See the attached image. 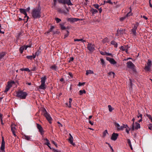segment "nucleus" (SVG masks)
<instances>
[{
    "instance_id": "f257e3e1",
    "label": "nucleus",
    "mask_w": 152,
    "mask_h": 152,
    "mask_svg": "<svg viewBox=\"0 0 152 152\" xmlns=\"http://www.w3.org/2000/svg\"><path fill=\"white\" fill-rule=\"evenodd\" d=\"M41 8L39 5L37 7L34 8L32 11L31 15L32 17L34 19L39 18L41 17Z\"/></svg>"
},
{
    "instance_id": "f03ea898",
    "label": "nucleus",
    "mask_w": 152,
    "mask_h": 152,
    "mask_svg": "<svg viewBox=\"0 0 152 152\" xmlns=\"http://www.w3.org/2000/svg\"><path fill=\"white\" fill-rule=\"evenodd\" d=\"M27 95V92L20 90L17 92L16 96L20 99H25Z\"/></svg>"
},
{
    "instance_id": "7ed1b4c3",
    "label": "nucleus",
    "mask_w": 152,
    "mask_h": 152,
    "mask_svg": "<svg viewBox=\"0 0 152 152\" xmlns=\"http://www.w3.org/2000/svg\"><path fill=\"white\" fill-rule=\"evenodd\" d=\"M72 0H58V1L59 4H64V7L68 11H69L68 8L65 5V4H66L68 6L72 5L73 4L71 2V1Z\"/></svg>"
},
{
    "instance_id": "20e7f679",
    "label": "nucleus",
    "mask_w": 152,
    "mask_h": 152,
    "mask_svg": "<svg viewBox=\"0 0 152 152\" xmlns=\"http://www.w3.org/2000/svg\"><path fill=\"white\" fill-rule=\"evenodd\" d=\"M42 113L45 117H46L49 123L51 124L52 118L50 114L48 113L46 109L44 108L42 110Z\"/></svg>"
},
{
    "instance_id": "39448f33",
    "label": "nucleus",
    "mask_w": 152,
    "mask_h": 152,
    "mask_svg": "<svg viewBox=\"0 0 152 152\" xmlns=\"http://www.w3.org/2000/svg\"><path fill=\"white\" fill-rule=\"evenodd\" d=\"M87 48L91 53H92L95 50V45L91 43H88L87 45Z\"/></svg>"
},
{
    "instance_id": "423d86ee",
    "label": "nucleus",
    "mask_w": 152,
    "mask_h": 152,
    "mask_svg": "<svg viewBox=\"0 0 152 152\" xmlns=\"http://www.w3.org/2000/svg\"><path fill=\"white\" fill-rule=\"evenodd\" d=\"M127 67L129 69H131L133 71H134L135 66L131 61H128L126 63Z\"/></svg>"
},
{
    "instance_id": "0eeeda50",
    "label": "nucleus",
    "mask_w": 152,
    "mask_h": 152,
    "mask_svg": "<svg viewBox=\"0 0 152 152\" xmlns=\"http://www.w3.org/2000/svg\"><path fill=\"white\" fill-rule=\"evenodd\" d=\"M19 11L20 12V13H22L25 15V16L24 17V18H26V21H25V23H26L28 21V19L29 18V17L27 16V14L26 12V10L24 9H20Z\"/></svg>"
},
{
    "instance_id": "6e6552de",
    "label": "nucleus",
    "mask_w": 152,
    "mask_h": 152,
    "mask_svg": "<svg viewBox=\"0 0 152 152\" xmlns=\"http://www.w3.org/2000/svg\"><path fill=\"white\" fill-rule=\"evenodd\" d=\"M135 127H134V124L133 123L132 126V131H134V129H137L140 127V124L137 122H135Z\"/></svg>"
},
{
    "instance_id": "1a4fd4ad",
    "label": "nucleus",
    "mask_w": 152,
    "mask_h": 152,
    "mask_svg": "<svg viewBox=\"0 0 152 152\" xmlns=\"http://www.w3.org/2000/svg\"><path fill=\"white\" fill-rule=\"evenodd\" d=\"M5 142L4 141V138L2 137V139L1 142V146L0 148L1 152H5Z\"/></svg>"
},
{
    "instance_id": "9d476101",
    "label": "nucleus",
    "mask_w": 152,
    "mask_h": 152,
    "mask_svg": "<svg viewBox=\"0 0 152 152\" xmlns=\"http://www.w3.org/2000/svg\"><path fill=\"white\" fill-rule=\"evenodd\" d=\"M129 48L128 45L121 46L120 47V49L122 51H125L126 53H128V49Z\"/></svg>"
},
{
    "instance_id": "9b49d317",
    "label": "nucleus",
    "mask_w": 152,
    "mask_h": 152,
    "mask_svg": "<svg viewBox=\"0 0 152 152\" xmlns=\"http://www.w3.org/2000/svg\"><path fill=\"white\" fill-rule=\"evenodd\" d=\"M36 124L37 128L38 129L39 132L41 135H43L44 134V131L42 127L38 124Z\"/></svg>"
},
{
    "instance_id": "f8f14e48",
    "label": "nucleus",
    "mask_w": 152,
    "mask_h": 152,
    "mask_svg": "<svg viewBox=\"0 0 152 152\" xmlns=\"http://www.w3.org/2000/svg\"><path fill=\"white\" fill-rule=\"evenodd\" d=\"M118 136V134L117 133H113L111 137V139L112 140L115 141L117 138Z\"/></svg>"
},
{
    "instance_id": "ddd939ff",
    "label": "nucleus",
    "mask_w": 152,
    "mask_h": 152,
    "mask_svg": "<svg viewBox=\"0 0 152 152\" xmlns=\"http://www.w3.org/2000/svg\"><path fill=\"white\" fill-rule=\"evenodd\" d=\"M56 10L60 13H64V14H66L67 13L64 9H62L61 8L56 7Z\"/></svg>"
},
{
    "instance_id": "4468645a",
    "label": "nucleus",
    "mask_w": 152,
    "mask_h": 152,
    "mask_svg": "<svg viewBox=\"0 0 152 152\" xmlns=\"http://www.w3.org/2000/svg\"><path fill=\"white\" fill-rule=\"evenodd\" d=\"M80 19L77 18H68L67 20L72 23H73L75 22H76L79 20Z\"/></svg>"
},
{
    "instance_id": "2eb2a0df",
    "label": "nucleus",
    "mask_w": 152,
    "mask_h": 152,
    "mask_svg": "<svg viewBox=\"0 0 152 152\" xmlns=\"http://www.w3.org/2000/svg\"><path fill=\"white\" fill-rule=\"evenodd\" d=\"M32 137L31 136H28V135H24L23 137V138L26 140H30L31 141L32 140L31 137Z\"/></svg>"
},
{
    "instance_id": "dca6fc26",
    "label": "nucleus",
    "mask_w": 152,
    "mask_h": 152,
    "mask_svg": "<svg viewBox=\"0 0 152 152\" xmlns=\"http://www.w3.org/2000/svg\"><path fill=\"white\" fill-rule=\"evenodd\" d=\"M68 140L69 142L71 144L73 145H75V143L73 142V137L72 136H71L69 137Z\"/></svg>"
},
{
    "instance_id": "f3484780",
    "label": "nucleus",
    "mask_w": 152,
    "mask_h": 152,
    "mask_svg": "<svg viewBox=\"0 0 152 152\" xmlns=\"http://www.w3.org/2000/svg\"><path fill=\"white\" fill-rule=\"evenodd\" d=\"M137 26H134L133 28L132 29V31L133 34L134 36L136 35V29H137Z\"/></svg>"
},
{
    "instance_id": "a211bd4d",
    "label": "nucleus",
    "mask_w": 152,
    "mask_h": 152,
    "mask_svg": "<svg viewBox=\"0 0 152 152\" xmlns=\"http://www.w3.org/2000/svg\"><path fill=\"white\" fill-rule=\"evenodd\" d=\"M45 84L41 83V85L39 86V88L41 89L45 90L46 88Z\"/></svg>"
},
{
    "instance_id": "6ab92c4d",
    "label": "nucleus",
    "mask_w": 152,
    "mask_h": 152,
    "mask_svg": "<svg viewBox=\"0 0 152 152\" xmlns=\"http://www.w3.org/2000/svg\"><path fill=\"white\" fill-rule=\"evenodd\" d=\"M46 79V76H45L43 77H42L41 78V83L45 84Z\"/></svg>"
},
{
    "instance_id": "aec40b11",
    "label": "nucleus",
    "mask_w": 152,
    "mask_h": 152,
    "mask_svg": "<svg viewBox=\"0 0 152 152\" xmlns=\"http://www.w3.org/2000/svg\"><path fill=\"white\" fill-rule=\"evenodd\" d=\"M90 12L92 14L94 15L96 13L98 12V11L96 9L92 8Z\"/></svg>"
},
{
    "instance_id": "412c9836",
    "label": "nucleus",
    "mask_w": 152,
    "mask_h": 152,
    "mask_svg": "<svg viewBox=\"0 0 152 152\" xmlns=\"http://www.w3.org/2000/svg\"><path fill=\"white\" fill-rule=\"evenodd\" d=\"M110 43L111 44L113 45L115 48H117L118 46L117 43L114 41H111Z\"/></svg>"
},
{
    "instance_id": "4be33fe9",
    "label": "nucleus",
    "mask_w": 152,
    "mask_h": 152,
    "mask_svg": "<svg viewBox=\"0 0 152 152\" xmlns=\"http://www.w3.org/2000/svg\"><path fill=\"white\" fill-rule=\"evenodd\" d=\"M26 58L27 59L32 60L33 58H35V56H34V54H33L32 56H26Z\"/></svg>"
},
{
    "instance_id": "5701e85b",
    "label": "nucleus",
    "mask_w": 152,
    "mask_h": 152,
    "mask_svg": "<svg viewBox=\"0 0 152 152\" xmlns=\"http://www.w3.org/2000/svg\"><path fill=\"white\" fill-rule=\"evenodd\" d=\"M117 31L118 34H123L124 33V29H120V30H118Z\"/></svg>"
},
{
    "instance_id": "b1692460",
    "label": "nucleus",
    "mask_w": 152,
    "mask_h": 152,
    "mask_svg": "<svg viewBox=\"0 0 152 152\" xmlns=\"http://www.w3.org/2000/svg\"><path fill=\"white\" fill-rule=\"evenodd\" d=\"M25 48V47L22 46L20 48L19 50L20 53H23V50H24Z\"/></svg>"
},
{
    "instance_id": "393cba45",
    "label": "nucleus",
    "mask_w": 152,
    "mask_h": 152,
    "mask_svg": "<svg viewBox=\"0 0 152 152\" xmlns=\"http://www.w3.org/2000/svg\"><path fill=\"white\" fill-rule=\"evenodd\" d=\"M110 62L111 64H115L117 63L116 62L113 58H111V59Z\"/></svg>"
},
{
    "instance_id": "a878e982",
    "label": "nucleus",
    "mask_w": 152,
    "mask_h": 152,
    "mask_svg": "<svg viewBox=\"0 0 152 152\" xmlns=\"http://www.w3.org/2000/svg\"><path fill=\"white\" fill-rule=\"evenodd\" d=\"M6 55L4 52H2L0 53V60L2 58Z\"/></svg>"
},
{
    "instance_id": "bb28decb",
    "label": "nucleus",
    "mask_w": 152,
    "mask_h": 152,
    "mask_svg": "<svg viewBox=\"0 0 152 152\" xmlns=\"http://www.w3.org/2000/svg\"><path fill=\"white\" fill-rule=\"evenodd\" d=\"M94 73L91 70H87L86 71V75H88L89 74H92Z\"/></svg>"
},
{
    "instance_id": "cd10ccee",
    "label": "nucleus",
    "mask_w": 152,
    "mask_h": 152,
    "mask_svg": "<svg viewBox=\"0 0 152 152\" xmlns=\"http://www.w3.org/2000/svg\"><path fill=\"white\" fill-rule=\"evenodd\" d=\"M151 67L150 66L146 65L145 68V69L146 71H149L150 70Z\"/></svg>"
},
{
    "instance_id": "c85d7f7f",
    "label": "nucleus",
    "mask_w": 152,
    "mask_h": 152,
    "mask_svg": "<svg viewBox=\"0 0 152 152\" xmlns=\"http://www.w3.org/2000/svg\"><path fill=\"white\" fill-rule=\"evenodd\" d=\"M114 124L115 126L117 128V130H119V128L120 127V126L119 124L116 122H115Z\"/></svg>"
},
{
    "instance_id": "c756f323",
    "label": "nucleus",
    "mask_w": 152,
    "mask_h": 152,
    "mask_svg": "<svg viewBox=\"0 0 152 152\" xmlns=\"http://www.w3.org/2000/svg\"><path fill=\"white\" fill-rule=\"evenodd\" d=\"M59 25L61 29H62V30H64L66 29V28L64 26V24H60Z\"/></svg>"
},
{
    "instance_id": "7c9ffc66",
    "label": "nucleus",
    "mask_w": 152,
    "mask_h": 152,
    "mask_svg": "<svg viewBox=\"0 0 152 152\" xmlns=\"http://www.w3.org/2000/svg\"><path fill=\"white\" fill-rule=\"evenodd\" d=\"M147 65L151 66L152 65V61L150 59H148V62L147 63Z\"/></svg>"
},
{
    "instance_id": "2f4dec72",
    "label": "nucleus",
    "mask_w": 152,
    "mask_h": 152,
    "mask_svg": "<svg viewBox=\"0 0 152 152\" xmlns=\"http://www.w3.org/2000/svg\"><path fill=\"white\" fill-rule=\"evenodd\" d=\"M86 93V91L84 90H81L79 91V95H81L83 94H85Z\"/></svg>"
},
{
    "instance_id": "473e14b6",
    "label": "nucleus",
    "mask_w": 152,
    "mask_h": 152,
    "mask_svg": "<svg viewBox=\"0 0 152 152\" xmlns=\"http://www.w3.org/2000/svg\"><path fill=\"white\" fill-rule=\"evenodd\" d=\"M2 116L3 115L0 113V120L1 121V123L2 125H4V124L3 122V121H2Z\"/></svg>"
},
{
    "instance_id": "72a5a7b5",
    "label": "nucleus",
    "mask_w": 152,
    "mask_h": 152,
    "mask_svg": "<svg viewBox=\"0 0 152 152\" xmlns=\"http://www.w3.org/2000/svg\"><path fill=\"white\" fill-rule=\"evenodd\" d=\"M50 68L53 70H56L57 69V66L54 65L50 67Z\"/></svg>"
},
{
    "instance_id": "f704fd0d",
    "label": "nucleus",
    "mask_w": 152,
    "mask_h": 152,
    "mask_svg": "<svg viewBox=\"0 0 152 152\" xmlns=\"http://www.w3.org/2000/svg\"><path fill=\"white\" fill-rule=\"evenodd\" d=\"M45 144L46 145H47L48 147L50 149H52V148L50 146V144L49 142H46V143H45Z\"/></svg>"
},
{
    "instance_id": "c9c22d12",
    "label": "nucleus",
    "mask_w": 152,
    "mask_h": 152,
    "mask_svg": "<svg viewBox=\"0 0 152 152\" xmlns=\"http://www.w3.org/2000/svg\"><path fill=\"white\" fill-rule=\"evenodd\" d=\"M36 69H37V68L34 65H32V69L31 70V71H34Z\"/></svg>"
},
{
    "instance_id": "e433bc0d",
    "label": "nucleus",
    "mask_w": 152,
    "mask_h": 152,
    "mask_svg": "<svg viewBox=\"0 0 152 152\" xmlns=\"http://www.w3.org/2000/svg\"><path fill=\"white\" fill-rule=\"evenodd\" d=\"M41 53V51L39 50H38L35 53V55L34 54V56H38Z\"/></svg>"
},
{
    "instance_id": "4c0bfd02",
    "label": "nucleus",
    "mask_w": 152,
    "mask_h": 152,
    "mask_svg": "<svg viewBox=\"0 0 152 152\" xmlns=\"http://www.w3.org/2000/svg\"><path fill=\"white\" fill-rule=\"evenodd\" d=\"M104 4L105 3H108L110 4H112V3L111 1V0H108L107 1H104Z\"/></svg>"
},
{
    "instance_id": "58836bf2",
    "label": "nucleus",
    "mask_w": 152,
    "mask_h": 152,
    "mask_svg": "<svg viewBox=\"0 0 152 152\" xmlns=\"http://www.w3.org/2000/svg\"><path fill=\"white\" fill-rule=\"evenodd\" d=\"M108 107L109 109V111L110 112H112L113 109V108L110 105H108Z\"/></svg>"
},
{
    "instance_id": "ea45409f",
    "label": "nucleus",
    "mask_w": 152,
    "mask_h": 152,
    "mask_svg": "<svg viewBox=\"0 0 152 152\" xmlns=\"http://www.w3.org/2000/svg\"><path fill=\"white\" fill-rule=\"evenodd\" d=\"M132 15V13H131V10L127 14H126L125 16L126 18H127L129 16Z\"/></svg>"
},
{
    "instance_id": "a19ab883",
    "label": "nucleus",
    "mask_w": 152,
    "mask_h": 152,
    "mask_svg": "<svg viewBox=\"0 0 152 152\" xmlns=\"http://www.w3.org/2000/svg\"><path fill=\"white\" fill-rule=\"evenodd\" d=\"M55 19L57 23H58L61 21V20L60 19L57 18H56Z\"/></svg>"
},
{
    "instance_id": "79ce46f5",
    "label": "nucleus",
    "mask_w": 152,
    "mask_h": 152,
    "mask_svg": "<svg viewBox=\"0 0 152 152\" xmlns=\"http://www.w3.org/2000/svg\"><path fill=\"white\" fill-rule=\"evenodd\" d=\"M11 130L12 132L13 135L15 136L16 137V135L15 134V133L14 130H13V127L12 126H11Z\"/></svg>"
},
{
    "instance_id": "37998d69",
    "label": "nucleus",
    "mask_w": 152,
    "mask_h": 152,
    "mask_svg": "<svg viewBox=\"0 0 152 152\" xmlns=\"http://www.w3.org/2000/svg\"><path fill=\"white\" fill-rule=\"evenodd\" d=\"M69 104L68 106L70 108L71 107V103L72 102V99L71 98H70L69 99Z\"/></svg>"
},
{
    "instance_id": "c03bdc74",
    "label": "nucleus",
    "mask_w": 152,
    "mask_h": 152,
    "mask_svg": "<svg viewBox=\"0 0 152 152\" xmlns=\"http://www.w3.org/2000/svg\"><path fill=\"white\" fill-rule=\"evenodd\" d=\"M107 134H108V132L107 130H105L103 132V136L104 137Z\"/></svg>"
},
{
    "instance_id": "a18cd8bd",
    "label": "nucleus",
    "mask_w": 152,
    "mask_h": 152,
    "mask_svg": "<svg viewBox=\"0 0 152 152\" xmlns=\"http://www.w3.org/2000/svg\"><path fill=\"white\" fill-rule=\"evenodd\" d=\"M10 89V88H9V87L6 86V88H5V89L4 91V92H5V93L9 91V90Z\"/></svg>"
},
{
    "instance_id": "49530a36",
    "label": "nucleus",
    "mask_w": 152,
    "mask_h": 152,
    "mask_svg": "<svg viewBox=\"0 0 152 152\" xmlns=\"http://www.w3.org/2000/svg\"><path fill=\"white\" fill-rule=\"evenodd\" d=\"M93 6H94L95 8L98 9L99 7V5L98 4H94Z\"/></svg>"
},
{
    "instance_id": "de8ad7c7",
    "label": "nucleus",
    "mask_w": 152,
    "mask_h": 152,
    "mask_svg": "<svg viewBox=\"0 0 152 152\" xmlns=\"http://www.w3.org/2000/svg\"><path fill=\"white\" fill-rule=\"evenodd\" d=\"M127 143L129 145H129H131L132 144H131V141L130 140V139H127Z\"/></svg>"
},
{
    "instance_id": "09e8293b",
    "label": "nucleus",
    "mask_w": 152,
    "mask_h": 152,
    "mask_svg": "<svg viewBox=\"0 0 152 152\" xmlns=\"http://www.w3.org/2000/svg\"><path fill=\"white\" fill-rule=\"evenodd\" d=\"M85 83L84 82L82 83H81L80 82H79L78 84V86H83L85 85Z\"/></svg>"
},
{
    "instance_id": "8fccbe9b",
    "label": "nucleus",
    "mask_w": 152,
    "mask_h": 152,
    "mask_svg": "<svg viewBox=\"0 0 152 152\" xmlns=\"http://www.w3.org/2000/svg\"><path fill=\"white\" fill-rule=\"evenodd\" d=\"M108 74L110 75H113V77H114V75H115L114 73V72H109L108 73Z\"/></svg>"
},
{
    "instance_id": "3c124183",
    "label": "nucleus",
    "mask_w": 152,
    "mask_h": 152,
    "mask_svg": "<svg viewBox=\"0 0 152 152\" xmlns=\"http://www.w3.org/2000/svg\"><path fill=\"white\" fill-rule=\"evenodd\" d=\"M12 86V85L10 83V82H8V83L7 85V87H9V88H10Z\"/></svg>"
},
{
    "instance_id": "603ef678",
    "label": "nucleus",
    "mask_w": 152,
    "mask_h": 152,
    "mask_svg": "<svg viewBox=\"0 0 152 152\" xmlns=\"http://www.w3.org/2000/svg\"><path fill=\"white\" fill-rule=\"evenodd\" d=\"M100 61L102 64L103 65H104L105 64V62L103 59L102 58H101L100 59Z\"/></svg>"
},
{
    "instance_id": "864d4df0",
    "label": "nucleus",
    "mask_w": 152,
    "mask_h": 152,
    "mask_svg": "<svg viewBox=\"0 0 152 152\" xmlns=\"http://www.w3.org/2000/svg\"><path fill=\"white\" fill-rule=\"evenodd\" d=\"M57 2H54L53 4V7H54V8L56 9V7H57L56 6Z\"/></svg>"
},
{
    "instance_id": "5fc2aeb1",
    "label": "nucleus",
    "mask_w": 152,
    "mask_h": 152,
    "mask_svg": "<svg viewBox=\"0 0 152 152\" xmlns=\"http://www.w3.org/2000/svg\"><path fill=\"white\" fill-rule=\"evenodd\" d=\"M126 18V17L125 16L124 17H121L120 18V21H123Z\"/></svg>"
},
{
    "instance_id": "6e6d98bb",
    "label": "nucleus",
    "mask_w": 152,
    "mask_h": 152,
    "mask_svg": "<svg viewBox=\"0 0 152 152\" xmlns=\"http://www.w3.org/2000/svg\"><path fill=\"white\" fill-rule=\"evenodd\" d=\"M54 28V26H51V27L50 29H49L50 31V32H52L53 31V30Z\"/></svg>"
},
{
    "instance_id": "4d7b16f0",
    "label": "nucleus",
    "mask_w": 152,
    "mask_h": 152,
    "mask_svg": "<svg viewBox=\"0 0 152 152\" xmlns=\"http://www.w3.org/2000/svg\"><path fill=\"white\" fill-rule=\"evenodd\" d=\"M24 71H28V72H30L31 70H29L28 68H25L24 69Z\"/></svg>"
},
{
    "instance_id": "13d9d810",
    "label": "nucleus",
    "mask_w": 152,
    "mask_h": 152,
    "mask_svg": "<svg viewBox=\"0 0 152 152\" xmlns=\"http://www.w3.org/2000/svg\"><path fill=\"white\" fill-rule=\"evenodd\" d=\"M22 34V33H19L18 34V35L17 38V39H19V38L20 37H21V34Z\"/></svg>"
},
{
    "instance_id": "bf43d9fd",
    "label": "nucleus",
    "mask_w": 152,
    "mask_h": 152,
    "mask_svg": "<svg viewBox=\"0 0 152 152\" xmlns=\"http://www.w3.org/2000/svg\"><path fill=\"white\" fill-rule=\"evenodd\" d=\"M68 75H69V76L71 77V78H72L73 77V75L72 73L71 72H69L68 73Z\"/></svg>"
},
{
    "instance_id": "052dcab7",
    "label": "nucleus",
    "mask_w": 152,
    "mask_h": 152,
    "mask_svg": "<svg viewBox=\"0 0 152 152\" xmlns=\"http://www.w3.org/2000/svg\"><path fill=\"white\" fill-rule=\"evenodd\" d=\"M52 150L54 152H60V151H59L57 150H56L54 148H52Z\"/></svg>"
},
{
    "instance_id": "680f3d73",
    "label": "nucleus",
    "mask_w": 152,
    "mask_h": 152,
    "mask_svg": "<svg viewBox=\"0 0 152 152\" xmlns=\"http://www.w3.org/2000/svg\"><path fill=\"white\" fill-rule=\"evenodd\" d=\"M146 116L150 120L151 119L152 117L151 115L149 114H147Z\"/></svg>"
},
{
    "instance_id": "e2e57ef3",
    "label": "nucleus",
    "mask_w": 152,
    "mask_h": 152,
    "mask_svg": "<svg viewBox=\"0 0 152 152\" xmlns=\"http://www.w3.org/2000/svg\"><path fill=\"white\" fill-rule=\"evenodd\" d=\"M106 52H104L102 51L100 52V54L102 55H105Z\"/></svg>"
},
{
    "instance_id": "0e129e2a",
    "label": "nucleus",
    "mask_w": 152,
    "mask_h": 152,
    "mask_svg": "<svg viewBox=\"0 0 152 152\" xmlns=\"http://www.w3.org/2000/svg\"><path fill=\"white\" fill-rule=\"evenodd\" d=\"M148 128L149 129L151 130L152 129V124H149L148 126Z\"/></svg>"
},
{
    "instance_id": "69168bd1",
    "label": "nucleus",
    "mask_w": 152,
    "mask_h": 152,
    "mask_svg": "<svg viewBox=\"0 0 152 152\" xmlns=\"http://www.w3.org/2000/svg\"><path fill=\"white\" fill-rule=\"evenodd\" d=\"M30 8L29 7H28L27 9H25L26 12H29L30 10Z\"/></svg>"
},
{
    "instance_id": "338daca9",
    "label": "nucleus",
    "mask_w": 152,
    "mask_h": 152,
    "mask_svg": "<svg viewBox=\"0 0 152 152\" xmlns=\"http://www.w3.org/2000/svg\"><path fill=\"white\" fill-rule=\"evenodd\" d=\"M122 126H123V127L124 128H126L127 127L128 128L127 125L123 124V125Z\"/></svg>"
},
{
    "instance_id": "774afa93",
    "label": "nucleus",
    "mask_w": 152,
    "mask_h": 152,
    "mask_svg": "<svg viewBox=\"0 0 152 152\" xmlns=\"http://www.w3.org/2000/svg\"><path fill=\"white\" fill-rule=\"evenodd\" d=\"M51 142L53 144H54L56 147H57V144L54 141H52Z\"/></svg>"
}]
</instances>
